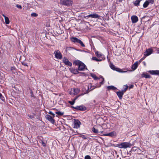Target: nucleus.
I'll return each mask as SVG.
<instances>
[{
  "label": "nucleus",
  "instance_id": "1",
  "mask_svg": "<svg viewBox=\"0 0 159 159\" xmlns=\"http://www.w3.org/2000/svg\"><path fill=\"white\" fill-rule=\"evenodd\" d=\"M134 145V143L131 144L130 142H122L120 143H118L115 146L118 147L120 148H131V147Z\"/></svg>",
  "mask_w": 159,
  "mask_h": 159
},
{
  "label": "nucleus",
  "instance_id": "2",
  "mask_svg": "<svg viewBox=\"0 0 159 159\" xmlns=\"http://www.w3.org/2000/svg\"><path fill=\"white\" fill-rule=\"evenodd\" d=\"M60 3L63 5L70 6L72 5L73 2L71 0H60Z\"/></svg>",
  "mask_w": 159,
  "mask_h": 159
},
{
  "label": "nucleus",
  "instance_id": "3",
  "mask_svg": "<svg viewBox=\"0 0 159 159\" xmlns=\"http://www.w3.org/2000/svg\"><path fill=\"white\" fill-rule=\"evenodd\" d=\"M89 86L91 88V84H90L89 85H85L82 87V90L83 93L80 94V96L88 93L89 90Z\"/></svg>",
  "mask_w": 159,
  "mask_h": 159
},
{
  "label": "nucleus",
  "instance_id": "4",
  "mask_svg": "<svg viewBox=\"0 0 159 159\" xmlns=\"http://www.w3.org/2000/svg\"><path fill=\"white\" fill-rule=\"evenodd\" d=\"M55 57L58 59H61L62 58V56L61 53L59 50L55 51L54 52Z\"/></svg>",
  "mask_w": 159,
  "mask_h": 159
},
{
  "label": "nucleus",
  "instance_id": "5",
  "mask_svg": "<svg viewBox=\"0 0 159 159\" xmlns=\"http://www.w3.org/2000/svg\"><path fill=\"white\" fill-rule=\"evenodd\" d=\"M73 125L74 128H79L80 127V121L78 120L74 119Z\"/></svg>",
  "mask_w": 159,
  "mask_h": 159
},
{
  "label": "nucleus",
  "instance_id": "6",
  "mask_svg": "<svg viewBox=\"0 0 159 159\" xmlns=\"http://www.w3.org/2000/svg\"><path fill=\"white\" fill-rule=\"evenodd\" d=\"M153 50L152 48H150L146 50V51L144 53V55L148 56L152 53Z\"/></svg>",
  "mask_w": 159,
  "mask_h": 159
},
{
  "label": "nucleus",
  "instance_id": "7",
  "mask_svg": "<svg viewBox=\"0 0 159 159\" xmlns=\"http://www.w3.org/2000/svg\"><path fill=\"white\" fill-rule=\"evenodd\" d=\"M63 62L66 65L68 66H72V63L69 61L68 60L66 57H64L63 60Z\"/></svg>",
  "mask_w": 159,
  "mask_h": 159
},
{
  "label": "nucleus",
  "instance_id": "8",
  "mask_svg": "<svg viewBox=\"0 0 159 159\" xmlns=\"http://www.w3.org/2000/svg\"><path fill=\"white\" fill-rule=\"evenodd\" d=\"M46 119L49 120L50 122L53 124H54L55 123V120L50 116L47 115L46 116Z\"/></svg>",
  "mask_w": 159,
  "mask_h": 159
},
{
  "label": "nucleus",
  "instance_id": "9",
  "mask_svg": "<svg viewBox=\"0 0 159 159\" xmlns=\"http://www.w3.org/2000/svg\"><path fill=\"white\" fill-rule=\"evenodd\" d=\"M148 73L153 75H159V70H150Z\"/></svg>",
  "mask_w": 159,
  "mask_h": 159
},
{
  "label": "nucleus",
  "instance_id": "10",
  "mask_svg": "<svg viewBox=\"0 0 159 159\" xmlns=\"http://www.w3.org/2000/svg\"><path fill=\"white\" fill-rule=\"evenodd\" d=\"M85 69H87L86 66L83 62L80 61V71L84 70Z\"/></svg>",
  "mask_w": 159,
  "mask_h": 159
},
{
  "label": "nucleus",
  "instance_id": "11",
  "mask_svg": "<svg viewBox=\"0 0 159 159\" xmlns=\"http://www.w3.org/2000/svg\"><path fill=\"white\" fill-rule=\"evenodd\" d=\"M88 17H91L93 18H98L99 19L101 16L96 13H93L88 15Z\"/></svg>",
  "mask_w": 159,
  "mask_h": 159
},
{
  "label": "nucleus",
  "instance_id": "12",
  "mask_svg": "<svg viewBox=\"0 0 159 159\" xmlns=\"http://www.w3.org/2000/svg\"><path fill=\"white\" fill-rule=\"evenodd\" d=\"M131 20L133 23H135L138 21V17L136 16H133L131 17Z\"/></svg>",
  "mask_w": 159,
  "mask_h": 159
},
{
  "label": "nucleus",
  "instance_id": "13",
  "mask_svg": "<svg viewBox=\"0 0 159 159\" xmlns=\"http://www.w3.org/2000/svg\"><path fill=\"white\" fill-rule=\"evenodd\" d=\"M103 135L106 136H109L111 137H113L116 136V133L115 131H114L108 133L103 134Z\"/></svg>",
  "mask_w": 159,
  "mask_h": 159
},
{
  "label": "nucleus",
  "instance_id": "14",
  "mask_svg": "<svg viewBox=\"0 0 159 159\" xmlns=\"http://www.w3.org/2000/svg\"><path fill=\"white\" fill-rule=\"evenodd\" d=\"M82 9L81 8H80V12L81 11H82V10L81 9ZM88 14H87L86 12H80V17L81 18H85L86 17H88Z\"/></svg>",
  "mask_w": 159,
  "mask_h": 159
},
{
  "label": "nucleus",
  "instance_id": "15",
  "mask_svg": "<svg viewBox=\"0 0 159 159\" xmlns=\"http://www.w3.org/2000/svg\"><path fill=\"white\" fill-rule=\"evenodd\" d=\"M116 94L118 97L119 98V99H121L122 98L123 95L124 94V92H123L122 91H118L117 92H116Z\"/></svg>",
  "mask_w": 159,
  "mask_h": 159
},
{
  "label": "nucleus",
  "instance_id": "16",
  "mask_svg": "<svg viewBox=\"0 0 159 159\" xmlns=\"http://www.w3.org/2000/svg\"><path fill=\"white\" fill-rule=\"evenodd\" d=\"M70 70L71 73L75 74H77L79 73L78 70L77 69L73 68H70Z\"/></svg>",
  "mask_w": 159,
  "mask_h": 159
},
{
  "label": "nucleus",
  "instance_id": "17",
  "mask_svg": "<svg viewBox=\"0 0 159 159\" xmlns=\"http://www.w3.org/2000/svg\"><path fill=\"white\" fill-rule=\"evenodd\" d=\"M95 53L96 56L98 58H100L101 57L104 56L103 54L98 51H95Z\"/></svg>",
  "mask_w": 159,
  "mask_h": 159
},
{
  "label": "nucleus",
  "instance_id": "18",
  "mask_svg": "<svg viewBox=\"0 0 159 159\" xmlns=\"http://www.w3.org/2000/svg\"><path fill=\"white\" fill-rule=\"evenodd\" d=\"M71 40L73 42L80 43V39L76 37H72L71 38Z\"/></svg>",
  "mask_w": 159,
  "mask_h": 159
},
{
  "label": "nucleus",
  "instance_id": "19",
  "mask_svg": "<svg viewBox=\"0 0 159 159\" xmlns=\"http://www.w3.org/2000/svg\"><path fill=\"white\" fill-rule=\"evenodd\" d=\"M71 91H73V94L74 95H77L80 92V90L78 89H73Z\"/></svg>",
  "mask_w": 159,
  "mask_h": 159
},
{
  "label": "nucleus",
  "instance_id": "20",
  "mask_svg": "<svg viewBox=\"0 0 159 159\" xmlns=\"http://www.w3.org/2000/svg\"><path fill=\"white\" fill-rule=\"evenodd\" d=\"M107 89L108 90H114L117 89L116 88L112 85L108 86L107 87Z\"/></svg>",
  "mask_w": 159,
  "mask_h": 159
},
{
  "label": "nucleus",
  "instance_id": "21",
  "mask_svg": "<svg viewBox=\"0 0 159 159\" xmlns=\"http://www.w3.org/2000/svg\"><path fill=\"white\" fill-rule=\"evenodd\" d=\"M138 66V62H136L132 66L131 68L133 70H135Z\"/></svg>",
  "mask_w": 159,
  "mask_h": 159
},
{
  "label": "nucleus",
  "instance_id": "22",
  "mask_svg": "<svg viewBox=\"0 0 159 159\" xmlns=\"http://www.w3.org/2000/svg\"><path fill=\"white\" fill-rule=\"evenodd\" d=\"M141 76L142 77H144L146 78H150L151 77V76L148 74H145L144 73H143L141 75Z\"/></svg>",
  "mask_w": 159,
  "mask_h": 159
},
{
  "label": "nucleus",
  "instance_id": "23",
  "mask_svg": "<svg viewBox=\"0 0 159 159\" xmlns=\"http://www.w3.org/2000/svg\"><path fill=\"white\" fill-rule=\"evenodd\" d=\"M73 64L78 66V70H80V61L77 60L73 62Z\"/></svg>",
  "mask_w": 159,
  "mask_h": 159
},
{
  "label": "nucleus",
  "instance_id": "24",
  "mask_svg": "<svg viewBox=\"0 0 159 159\" xmlns=\"http://www.w3.org/2000/svg\"><path fill=\"white\" fill-rule=\"evenodd\" d=\"M142 0H136L133 3L134 5L136 6H139V3Z\"/></svg>",
  "mask_w": 159,
  "mask_h": 159
},
{
  "label": "nucleus",
  "instance_id": "25",
  "mask_svg": "<svg viewBox=\"0 0 159 159\" xmlns=\"http://www.w3.org/2000/svg\"><path fill=\"white\" fill-rule=\"evenodd\" d=\"M87 108L83 105L80 106V111H84L86 110Z\"/></svg>",
  "mask_w": 159,
  "mask_h": 159
},
{
  "label": "nucleus",
  "instance_id": "26",
  "mask_svg": "<svg viewBox=\"0 0 159 159\" xmlns=\"http://www.w3.org/2000/svg\"><path fill=\"white\" fill-rule=\"evenodd\" d=\"M90 75L95 80H97L99 79L96 76V75L94 73H91Z\"/></svg>",
  "mask_w": 159,
  "mask_h": 159
},
{
  "label": "nucleus",
  "instance_id": "27",
  "mask_svg": "<svg viewBox=\"0 0 159 159\" xmlns=\"http://www.w3.org/2000/svg\"><path fill=\"white\" fill-rule=\"evenodd\" d=\"M149 4V3L148 2L147 0H146L143 4V7L144 8H146L148 6Z\"/></svg>",
  "mask_w": 159,
  "mask_h": 159
},
{
  "label": "nucleus",
  "instance_id": "28",
  "mask_svg": "<svg viewBox=\"0 0 159 159\" xmlns=\"http://www.w3.org/2000/svg\"><path fill=\"white\" fill-rule=\"evenodd\" d=\"M92 131L95 134L98 133V130L95 128L94 127H93L92 129Z\"/></svg>",
  "mask_w": 159,
  "mask_h": 159
},
{
  "label": "nucleus",
  "instance_id": "29",
  "mask_svg": "<svg viewBox=\"0 0 159 159\" xmlns=\"http://www.w3.org/2000/svg\"><path fill=\"white\" fill-rule=\"evenodd\" d=\"M77 97H78L74 98V99L72 101H68V103H69L71 105H73L75 103V101Z\"/></svg>",
  "mask_w": 159,
  "mask_h": 159
},
{
  "label": "nucleus",
  "instance_id": "30",
  "mask_svg": "<svg viewBox=\"0 0 159 159\" xmlns=\"http://www.w3.org/2000/svg\"><path fill=\"white\" fill-rule=\"evenodd\" d=\"M115 70H116V71H117V72H120V73H124V72H126V71H122V70L121 69H120V68H117V67L116 68V69Z\"/></svg>",
  "mask_w": 159,
  "mask_h": 159
},
{
  "label": "nucleus",
  "instance_id": "31",
  "mask_svg": "<svg viewBox=\"0 0 159 159\" xmlns=\"http://www.w3.org/2000/svg\"><path fill=\"white\" fill-rule=\"evenodd\" d=\"M4 19L6 24H8L10 22L8 18V17H5V18Z\"/></svg>",
  "mask_w": 159,
  "mask_h": 159
},
{
  "label": "nucleus",
  "instance_id": "32",
  "mask_svg": "<svg viewBox=\"0 0 159 159\" xmlns=\"http://www.w3.org/2000/svg\"><path fill=\"white\" fill-rule=\"evenodd\" d=\"M137 150H140V149L139 148H137L136 147H133L131 149V151H137Z\"/></svg>",
  "mask_w": 159,
  "mask_h": 159
},
{
  "label": "nucleus",
  "instance_id": "33",
  "mask_svg": "<svg viewBox=\"0 0 159 159\" xmlns=\"http://www.w3.org/2000/svg\"><path fill=\"white\" fill-rule=\"evenodd\" d=\"M99 127L101 128V129H99V130H98V132H99L98 133H100L102 134V133L103 132V129L102 128V126H100V125H99Z\"/></svg>",
  "mask_w": 159,
  "mask_h": 159
},
{
  "label": "nucleus",
  "instance_id": "34",
  "mask_svg": "<svg viewBox=\"0 0 159 159\" xmlns=\"http://www.w3.org/2000/svg\"><path fill=\"white\" fill-rule=\"evenodd\" d=\"M110 67L113 70H115L116 68V67L112 63H111L110 64Z\"/></svg>",
  "mask_w": 159,
  "mask_h": 159
},
{
  "label": "nucleus",
  "instance_id": "35",
  "mask_svg": "<svg viewBox=\"0 0 159 159\" xmlns=\"http://www.w3.org/2000/svg\"><path fill=\"white\" fill-rule=\"evenodd\" d=\"M55 113L57 114L59 116H62L64 114L63 112H61L60 111H56L55 112Z\"/></svg>",
  "mask_w": 159,
  "mask_h": 159
},
{
  "label": "nucleus",
  "instance_id": "36",
  "mask_svg": "<svg viewBox=\"0 0 159 159\" xmlns=\"http://www.w3.org/2000/svg\"><path fill=\"white\" fill-rule=\"evenodd\" d=\"M80 137L84 139H88L87 137L85 135L81 134H80Z\"/></svg>",
  "mask_w": 159,
  "mask_h": 159
},
{
  "label": "nucleus",
  "instance_id": "37",
  "mask_svg": "<svg viewBox=\"0 0 159 159\" xmlns=\"http://www.w3.org/2000/svg\"><path fill=\"white\" fill-rule=\"evenodd\" d=\"M99 59H98V60H99V61H102V60H103L105 59V57H101L100 58H99Z\"/></svg>",
  "mask_w": 159,
  "mask_h": 159
},
{
  "label": "nucleus",
  "instance_id": "38",
  "mask_svg": "<svg viewBox=\"0 0 159 159\" xmlns=\"http://www.w3.org/2000/svg\"><path fill=\"white\" fill-rule=\"evenodd\" d=\"M31 16L32 17H37L38 16V15L36 13H33L31 14Z\"/></svg>",
  "mask_w": 159,
  "mask_h": 159
},
{
  "label": "nucleus",
  "instance_id": "39",
  "mask_svg": "<svg viewBox=\"0 0 159 159\" xmlns=\"http://www.w3.org/2000/svg\"><path fill=\"white\" fill-rule=\"evenodd\" d=\"M92 59L93 60L95 61H99L98 60V59L96 57H93Z\"/></svg>",
  "mask_w": 159,
  "mask_h": 159
},
{
  "label": "nucleus",
  "instance_id": "40",
  "mask_svg": "<svg viewBox=\"0 0 159 159\" xmlns=\"http://www.w3.org/2000/svg\"><path fill=\"white\" fill-rule=\"evenodd\" d=\"M41 143H42V144L43 145V146L44 147H45L46 146V143H45V142L43 141V140H42L41 141Z\"/></svg>",
  "mask_w": 159,
  "mask_h": 159
},
{
  "label": "nucleus",
  "instance_id": "41",
  "mask_svg": "<svg viewBox=\"0 0 159 159\" xmlns=\"http://www.w3.org/2000/svg\"><path fill=\"white\" fill-rule=\"evenodd\" d=\"M101 78L102 79V81H101V82H100V85L99 86V87H100L101 86V85L103 84V83H104L103 81H104V79L103 78V77H102V76L101 77Z\"/></svg>",
  "mask_w": 159,
  "mask_h": 159
},
{
  "label": "nucleus",
  "instance_id": "42",
  "mask_svg": "<svg viewBox=\"0 0 159 159\" xmlns=\"http://www.w3.org/2000/svg\"><path fill=\"white\" fill-rule=\"evenodd\" d=\"M80 45H81V46H82V47H85V45L84 44L83 42L81 40H80Z\"/></svg>",
  "mask_w": 159,
  "mask_h": 159
},
{
  "label": "nucleus",
  "instance_id": "43",
  "mask_svg": "<svg viewBox=\"0 0 159 159\" xmlns=\"http://www.w3.org/2000/svg\"><path fill=\"white\" fill-rule=\"evenodd\" d=\"M84 159H91V158L89 155H86L85 156Z\"/></svg>",
  "mask_w": 159,
  "mask_h": 159
},
{
  "label": "nucleus",
  "instance_id": "44",
  "mask_svg": "<svg viewBox=\"0 0 159 159\" xmlns=\"http://www.w3.org/2000/svg\"><path fill=\"white\" fill-rule=\"evenodd\" d=\"M128 88V86H126L124 88V89L123 90H122V91L124 93L127 89Z\"/></svg>",
  "mask_w": 159,
  "mask_h": 159
},
{
  "label": "nucleus",
  "instance_id": "45",
  "mask_svg": "<svg viewBox=\"0 0 159 159\" xmlns=\"http://www.w3.org/2000/svg\"><path fill=\"white\" fill-rule=\"evenodd\" d=\"M148 2L149 3H150L152 4L154 3V0H147Z\"/></svg>",
  "mask_w": 159,
  "mask_h": 159
},
{
  "label": "nucleus",
  "instance_id": "46",
  "mask_svg": "<svg viewBox=\"0 0 159 159\" xmlns=\"http://www.w3.org/2000/svg\"><path fill=\"white\" fill-rule=\"evenodd\" d=\"M16 7L19 9H21L22 8V6L20 5L17 4L16 6Z\"/></svg>",
  "mask_w": 159,
  "mask_h": 159
},
{
  "label": "nucleus",
  "instance_id": "47",
  "mask_svg": "<svg viewBox=\"0 0 159 159\" xmlns=\"http://www.w3.org/2000/svg\"><path fill=\"white\" fill-rule=\"evenodd\" d=\"M146 57H147V56H145V55H144L143 57H142V58L140 59V61H143V60H144V59L145 58H146Z\"/></svg>",
  "mask_w": 159,
  "mask_h": 159
},
{
  "label": "nucleus",
  "instance_id": "48",
  "mask_svg": "<svg viewBox=\"0 0 159 159\" xmlns=\"http://www.w3.org/2000/svg\"><path fill=\"white\" fill-rule=\"evenodd\" d=\"M49 113L51 114V115L53 116V117L55 116V114L52 111H50L49 112Z\"/></svg>",
  "mask_w": 159,
  "mask_h": 159
},
{
  "label": "nucleus",
  "instance_id": "49",
  "mask_svg": "<svg viewBox=\"0 0 159 159\" xmlns=\"http://www.w3.org/2000/svg\"><path fill=\"white\" fill-rule=\"evenodd\" d=\"M28 116H29L30 119H33L34 118V116L33 115H28Z\"/></svg>",
  "mask_w": 159,
  "mask_h": 159
},
{
  "label": "nucleus",
  "instance_id": "50",
  "mask_svg": "<svg viewBox=\"0 0 159 159\" xmlns=\"http://www.w3.org/2000/svg\"><path fill=\"white\" fill-rule=\"evenodd\" d=\"M22 64L23 66H28V65H27V64L25 62H22Z\"/></svg>",
  "mask_w": 159,
  "mask_h": 159
},
{
  "label": "nucleus",
  "instance_id": "51",
  "mask_svg": "<svg viewBox=\"0 0 159 159\" xmlns=\"http://www.w3.org/2000/svg\"><path fill=\"white\" fill-rule=\"evenodd\" d=\"M15 69H16V68L14 66L11 67V70H15Z\"/></svg>",
  "mask_w": 159,
  "mask_h": 159
},
{
  "label": "nucleus",
  "instance_id": "52",
  "mask_svg": "<svg viewBox=\"0 0 159 159\" xmlns=\"http://www.w3.org/2000/svg\"><path fill=\"white\" fill-rule=\"evenodd\" d=\"M155 48L156 49V51H157V53L159 54V49L158 48Z\"/></svg>",
  "mask_w": 159,
  "mask_h": 159
},
{
  "label": "nucleus",
  "instance_id": "53",
  "mask_svg": "<svg viewBox=\"0 0 159 159\" xmlns=\"http://www.w3.org/2000/svg\"><path fill=\"white\" fill-rule=\"evenodd\" d=\"M134 87V85H131L130 86H129V88L131 89L133 88Z\"/></svg>",
  "mask_w": 159,
  "mask_h": 159
},
{
  "label": "nucleus",
  "instance_id": "54",
  "mask_svg": "<svg viewBox=\"0 0 159 159\" xmlns=\"http://www.w3.org/2000/svg\"><path fill=\"white\" fill-rule=\"evenodd\" d=\"M138 152H140V153H141V150L140 149V150H137V151H136Z\"/></svg>",
  "mask_w": 159,
  "mask_h": 159
},
{
  "label": "nucleus",
  "instance_id": "55",
  "mask_svg": "<svg viewBox=\"0 0 159 159\" xmlns=\"http://www.w3.org/2000/svg\"><path fill=\"white\" fill-rule=\"evenodd\" d=\"M2 94L1 93H0V98H1L2 100Z\"/></svg>",
  "mask_w": 159,
  "mask_h": 159
},
{
  "label": "nucleus",
  "instance_id": "56",
  "mask_svg": "<svg viewBox=\"0 0 159 159\" xmlns=\"http://www.w3.org/2000/svg\"><path fill=\"white\" fill-rule=\"evenodd\" d=\"M2 16L4 17V18H5V17H7L4 14H2Z\"/></svg>",
  "mask_w": 159,
  "mask_h": 159
},
{
  "label": "nucleus",
  "instance_id": "57",
  "mask_svg": "<svg viewBox=\"0 0 159 159\" xmlns=\"http://www.w3.org/2000/svg\"><path fill=\"white\" fill-rule=\"evenodd\" d=\"M107 59L108 61V62L110 61V58H108V57H107Z\"/></svg>",
  "mask_w": 159,
  "mask_h": 159
},
{
  "label": "nucleus",
  "instance_id": "58",
  "mask_svg": "<svg viewBox=\"0 0 159 159\" xmlns=\"http://www.w3.org/2000/svg\"><path fill=\"white\" fill-rule=\"evenodd\" d=\"M80 75H82L83 74H84V73H83V72H80Z\"/></svg>",
  "mask_w": 159,
  "mask_h": 159
},
{
  "label": "nucleus",
  "instance_id": "59",
  "mask_svg": "<svg viewBox=\"0 0 159 159\" xmlns=\"http://www.w3.org/2000/svg\"><path fill=\"white\" fill-rule=\"evenodd\" d=\"M143 63L144 64V66H145L146 65V63H145V61H143Z\"/></svg>",
  "mask_w": 159,
  "mask_h": 159
},
{
  "label": "nucleus",
  "instance_id": "60",
  "mask_svg": "<svg viewBox=\"0 0 159 159\" xmlns=\"http://www.w3.org/2000/svg\"><path fill=\"white\" fill-rule=\"evenodd\" d=\"M119 2H122V1H123V0H119Z\"/></svg>",
  "mask_w": 159,
  "mask_h": 159
},
{
  "label": "nucleus",
  "instance_id": "61",
  "mask_svg": "<svg viewBox=\"0 0 159 159\" xmlns=\"http://www.w3.org/2000/svg\"><path fill=\"white\" fill-rule=\"evenodd\" d=\"M145 16H144L143 17H142V19H144L145 18Z\"/></svg>",
  "mask_w": 159,
  "mask_h": 159
},
{
  "label": "nucleus",
  "instance_id": "62",
  "mask_svg": "<svg viewBox=\"0 0 159 159\" xmlns=\"http://www.w3.org/2000/svg\"><path fill=\"white\" fill-rule=\"evenodd\" d=\"M69 48H71L72 49H73V48H71V47H70Z\"/></svg>",
  "mask_w": 159,
  "mask_h": 159
},
{
  "label": "nucleus",
  "instance_id": "63",
  "mask_svg": "<svg viewBox=\"0 0 159 159\" xmlns=\"http://www.w3.org/2000/svg\"><path fill=\"white\" fill-rule=\"evenodd\" d=\"M77 107H78V108H80V106H78Z\"/></svg>",
  "mask_w": 159,
  "mask_h": 159
},
{
  "label": "nucleus",
  "instance_id": "64",
  "mask_svg": "<svg viewBox=\"0 0 159 159\" xmlns=\"http://www.w3.org/2000/svg\"><path fill=\"white\" fill-rule=\"evenodd\" d=\"M93 101H94V102H95V100H94Z\"/></svg>",
  "mask_w": 159,
  "mask_h": 159
}]
</instances>
